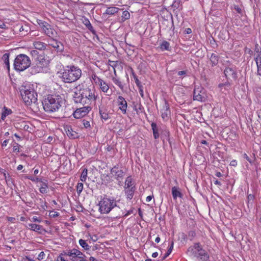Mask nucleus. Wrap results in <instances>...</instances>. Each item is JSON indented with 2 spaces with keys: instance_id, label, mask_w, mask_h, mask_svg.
Wrapping results in <instances>:
<instances>
[{
  "instance_id": "c756f323",
  "label": "nucleus",
  "mask_w": 261,
  "mask_h": 261,
  "mask_svg": "<svg viewBox=\"0 0 261 261\" xmlns=\"http://www.w3.org/2000/svg\"><path fill=\"white\" fill-rule=\"evenodd\" d=\"M112 80L113 82L117 86H118V87L121 90H123L124 89V85H123L122 82L120 81V79L119 77L116 76H113L112 78Z\"/></svg>"
},
{
  "instance_id": "7ed1b4c3",
  "label": "nucleus",
  "mask_w": 261,
  "mask_h": 261,
  "mask_svg": "<svg viewBox=\"0 0 261 261\" xmlns=\"http://www.w3.org/2000/svg\"><path fill=\"white\" fill-rule=\"evenodd\" d=\"M63 102V99L59 95H48L45 98L42 105L44 110L49 113L58 111L61 108Z\"/></svg>"
},
{
  "instance_id": "9d476101",
  "label": "nucleus",
  "mask_w": 261,
  "mask_h": 261,
  "mask_svg": "<svg viewBox=\"0 0 261 261\" xmlns=\"http://www.w3.org/2000/svg\"><path fill=\"white\" fill-rule=\"evenodd\" d=\"M91 110V108L90 106H86L77 109L74 112L73 115L75 118L80 119L86 116Z\"/></svg>"
},
{
  "instance_id": "6e6552de",
  "label": "nucleus",
  "mask_w": 261,
  "mask_h": 261,
  "mask_svg": "<svg viewBox=\"0 0 261 261\" xmlns=\"http://www.w3.org/2000/svg\"><path fill=\"white\" fill-rule=\"evenodd\" d=\"M37 23L42 33L50 38H53L57 36V33L52 27L47 22L41 20H37Z\"/></svg>"
},
{
  "instance_id": "ea45409f",
  "label": "nucleus",
  "mask_w": 261,
  "mask_h": 261,
  "mask_svg": "<svg viewBox=\"0 0 261 261\" xmlns=\"http://www.w3.org/2000/svg\"><path fill=\"white\" fill-rule=\"evenodd\" d=\"M173 245H174L173 241H172L171 243L170 246L169 247L167 252L165 253L164 256L162 257V259H163V260L165 259L166 258H167L170 254V253L172 251V250H173Z\"/></svg>"
},
{
  "instance_id": "c85d7f7f",
  "label": "nucleus",
  "mask_w": 261,
  "mask_h": 261,
  "mask_svg": "<svg viewBox=\"0 0 261 261\" xmlns=\"http://www.w3.org/2000/svg\"><path fill=\"white\" fill-rule=\"evenodd\" d=\"M9 56L10 54L9 53H5L3 55L2 58L5 67L8 70L10 69Z\"/></svg>"
},
{
  "instance_id": "c03bdc74",
  "label": "nucleus",
  "mask_w": 261,
  "mask_h": 261,
  "mask_svg": "<svg viewBox=\"0 0 261 261\" xmlns=\"http://www.w3.org/2000/svg\"><path fill=\"white\" fill-rule=\"evenodd\" d=\"M133 75L134 78L135 79V83H136L137 87H140L141 86H142L141 85V82L138 80L137 76L134 74V72H133Z\"/></svg>"
},
{
  "instance_id": "58836bf2",
  "label": "nucleus",
  "mask_w": 261,
  "mask_h": 261,
  "mask_svg": "<svg viewBox=\"0 0 261 261\" xmlns=\"http://www.w3.org/2000/svg\"><path fill=\"white\" fill-rule=\"evenodd\" d=\"M87 173L88 170L87 169H84L82 172L81 176H80V180L83 181L85 182L87 179Z\"/></svg>"
},
{
  "instance_id": "9b49d317",
  "label": "nucleus",
  "mask_w": 261,
  "mask_h": 261,
  "mask_svg": "<svg viewBox=\"0 0 261 261\" xmlns=\"http://www.w3.org/2000/svg\"><path fill=\"white\" fill-rule=\"evenodd\" d=\"M35 61L37 62L40 67H41L44 71L46 70L49 63L48 57L45 56L44 55H40L37 56Z\"/></svg>"
},
{
  "instance_id": "412c9836",
  "label": "nucleus",
  "mask_w": 261,
  "mask_h": 261,
  "mask_svg": "<svg viewBox=\"0 0 261 261\" xmlns=\"http://www.w3.org/2000/svg\"><path fill=\"white\" fill-rule=\"evenodd\" d=\"M49 45L59 51H62L64 49L63 46L61 42L57 41L56 40L53 39L51 42H50Z\"/></svg>"
},
{
  "instance_id": "e433bc0d",
  "label": "nucleus",
  "mask_w": 261,
  "mask_h": 261,
  "mask_svg": "<svg viewBox=\"0 0 261 261\" xmlns=\"http://www.w3.org/2000/svg\"><path fill=\"white\" fill-rule=\"evenodd\" d=\"M47 189L48 186L47 184L45 182H42L39 189V191L42 194L46 193L47 192Z\"/></svg>"
},
{
  "instance_id": "423d86ee",
  "label": "nucleus",
  "mask_w": 261,
  "mask_h": 261,
  "mask_svg": "<svg viewBox=\"0 0 261 261\" xmlns=\"http://www.w3.org/2000/svg\"><path fill=\"white\" fill-rule=\"evenodd\" d=\"M188 253L190 255L196 257L200 261L207 260L208 256L204 250L202 249L199 243H195L188 249Z\"/></svg>"
},
{
  "instance_id": "393cba45",
  "label": "nucleus",
  "mask_w": 261,
  "mask_h": 261,
  "mask_svg": "<svg viewBox=\"0 0 261 261\" xmlns=\"http://www.w3.org/2000/svg\"><path fill=\"white\" fill-rule=\"evenodd\" d=\"M130 187L136 188L135 183L131 176H128L125 179L124 188H130Z\"/></svg>"
},
{
  "instance_id": "20e7f679",
  "label": "nucleus",
  "mask_w": 261,
  "mask_h": 261,
  "mask_svg": "<svg viewBox=\"0 0 261 261\" xmlns=\"http://www.w3.org/2000/svg\"><path fill=\"white\" fill-rule=\"evenodd\" d=\"M20 93L22 98L27 105H31L37 102V94L31 85L21 86Z\"/></svg>"
},
{
  "instance_id": "8fccbe9b",
  "label": "nucleus",
  "mask_w": 261,
  "mask_h": 261,
  "mask_svg": "<svg viewBox=\"0 0 261 261\" xmlns=\"http://www.w3.org/2000/svg\"><path fill=\"white\" fill-rule=\"evenodd\" d=\"M102 81L103 80L97 76L95 80H94L93 82H94L96 85H99Z\"/></svg>"
},
{
  "instance_id": "338daca9",
  "label": "nucleus",
  "mask_w": 261,
  "mask_h": 261,
  "mask_svg": "<svg viewBox=\"0 0 261 261\" xmlns=\"http://www.w3.org/2000/svg\"><path fill=\"white\" fill-rule=\"evenodd\" d=\"M185 33L187 34H190L192 33V30L190 28H187L185 30Z\"/></svg>"
},
{
  "instance_id": "69168bd1",
  "label": "nucleus",
  "mask_w": 261,
  "mask_h": 261,
  "mask_svg": "<svg viewBox=\"0 0 261 261\" xmlns=\"http://www.w3.org/2000/svg\"><path fill=\"white\" fill-rule=\"evenodd\" d=\"M97 77V76L95 73H92L91 75V80L93 82L94 80H95Z\"/></svg>"
},
{
  "instance_id": "a18cd8bd",
  "label": "nucleus",
  "mask_w": 261,
  "mask_h": 261,
  "mask_svg": "<svg viewBox=\"0 0 261 261\" xmlns=\"http://www.w3.org/2000/svg\"><path fill=\"white\" fill-rule=\"evenodd\" d=\"M83 124L84 126V127L86 128L90 127V124L89 121L83 120Z\"/></svg>"
},
{
  "instance_id": "dca6fc26",
  "label": "nucleus",
  "mask_w": 261,
  "mask_h": 261,
  "mask_svg": "<svg viewBox=\"0 0 261 261\" xmlns=\"http://www.w3.org/2000/svg\"><path fill=\"white\" fill-rule=\"evenodd\" d=\"M30 72L32 74H35L36 73L44 72V71L42 69L41 67H40L37 62L35 61V62L32 64L30 69Z\"/></svg>"
},
{
  "instance_id": "b1692460",
  "label": "nucleus",
  "mask_w": 261,
  "mask_h": 261,
  "mask_svg": "<svg viewBox=\"0 0 261 261\" xmlns=\"http://www.w3.org/2000/svg\"><path fill=\"white\" fill-rule=\"evenodd\" d=\"M33 45L35 48L38 50H44L45 49L46 44L39 40L34 41L33 42Z\"/></svg>"
},
{
  "instance_id": "ddd939ff",
  "label": "nucleus",
  "mask_w": 261,
  "mask_h": 261,
  "mask_svg": "<svg viewBox=\"0 0 261 261\" xmlns=\"http://www.w3.org/2000/svg\"><path fill=\"white\" fill-rule=\"evenodd\" d=\"M111 173L119 181H121L124 172L122 170L119 169L117 166H114L111 170Z\"/></svg>"
},
{
  "instance_id": "6ab92c4d",
  "label": "nucleus",
  "mask_w": 261,
  "mask_h": 261,
  "mask_svg": "<svg viewBox=\"0 0 261 261\" xmlns=\"http://www.w3.org/2000/svg\"><path fill=\"white\" fill-rule=\"evenodd\" d=\"M99 112L100 117L102 120L106 121L110 118L108 110L103 107H99Z\"/></svg>"
},
{
  "instance_id": "1a4fd4ad",
  "label": "nucleus",
  "mask_w": 261,
  "mask_h": 261,
  "mask_svg": "<svg viewBox=\"0 0 261 261\" xmlns=\"http://www.w3.org/2000/svg\"><path fill=\"white\" fill-rule=\"evenodd\" d=\"M205 98V92L203 88L200 86H196L195 87L193 91V99L202 101Z\"/></svg>"
},
{
  "instance_id": "6e6d98bb",
  "label": "nucleus",
  "mask_w": 261,
  "mask_h": 261,
  "mask_svg": "<svg viewBox=\"0 0 261 261\" xmlns=\"http://www.w3.org/2000/svg\"><path fill=\"white\" fill-rule=\"evenodd\" d=\"M8 221L14 223L16 222V219L14 217H7Z\"/></svg>"
},
{
  "instance_id": "37998d69",
  "label": "nucleus",
  "mask_w": 261,
  "mask_h": 261,
  "mask_svg": "<svg viewBox=\"0 0 261 261\" xmlns=\"http://www.w3.org/2000/svg\"><path fill=\"white\" fill-rule=\"evenodd\" d=\"M83 190V184L82 182H79L76 186V192L79 195H80Z\"/></svg>"
},
{
  "instance_id": "2f4dec72",
  "label": "nucleus",
  "mask_w": 261,
  "mask_h": 261,
  "mask_svg": "<svg viewBox=\"0 0 261 261\" xmlns=\"http://www.w3.org/2000/svg\"><path fill=\"white\" fill-rule=\"evenodd\" d=\"M66 134L67 135L72 138V139H75L77 137V133L73 130L72 129L71 127L68 128L67 130H66Z\"/></svg>"
},
{
  "instance_id": "0eeeda50",
  "label": "nucleus",
  "mask_w": 261,
  "mask_h": 261,
  "mask_svg": "<svg viewBox=\"0 0 261 261\" xmlns=\"http://www.w3.org/2000/svg\"><path fill=\"white\" fill-rule=\"evenodd\" d=\"M31 61L28 56L24 54L18 55L15 59L14 67L16 70L22 71L30 66Z\"/></svg>"
},
{
  "instance_id": "473e14b6",
  "label": "nucleus",
  "mask_w": 261,
  "mask_h": 261,
  "mask_svg": "<svg viewBox=\"0 0 261 261\" xmlns=\"http://www.w3.org/2000/svg\"><path fill=\"white\" fill-rule=\"evenodd\" d=\"M210 60L212 65L215 66L218 63V56L215 54H212Z\"/></svg>"
},
{
  "instance_id": "c9c22d12",
  "label": "nucleus",
  "mask_w": 261,
  "mask_h": 261,
  "mask_svg": "<svg viewBox=\"0 0 261 261\" xmlns=\"http://www.w3.org/2000/svg\"><path fill=\"white\" fill-rule=\"evenodd\" d=\"M151 128L153 131V137L155 139H158L159 137V134L156 127V124L154 123H152L151 125Z\"/></svg>"
},
{
  "instance_id": "680f3d73",
  "label": "nucleus",
  "mask_w": 261,
  "mask_h": 261,
  "mask_svg": "<svg viewBox=\"0 0 261 261\" xmlns=\"http://www.w3.org/2000/svg\"><path fill=\"white\" fill-rule=\"evenodd\" d=\"M133 213V210H129L128 211L126 214H125L124 215V217H127L128 216H129V215H130L131 214H132Z\"/></svg>"
},
{
  "instance_id": "e2e57ef3",
  "label": "nucleus",
  "mask_w": 261,
  "mask_h": 261,
  "mask_svg": "<svg viewBox=\"0 0 261 261\" xmlns=\"http://www.w3.org/2000/svg\"><path fill=\"white\" fill-rule=\"evenodd\" d=\"M9 142V140H5L3 141V142L2 143V146L3 147H6L8 143Z\"/></svg>"
},
{
  "instance_id": "4c0bfd02",
  "label": "nucleus",
  "mask_w": 261,
  "mask_h": 261,
  "mask_svg": "<svg viewBox=\"0 0 261 261\" xmlns=\"http://www.w3.org/2000/svg\"><path fill=\"white\" fill-rule=\"evenodd\" d=\"M12 113V111L10 109H8L7 108H4V110L2 114V119L3 120H5V118L10 114Z\"/></svg>"
},
{
  "instance_id": "052dcab7",
  "label": "nucleus",
  "mask_w": 261,
  "mask_h": 261,
  "mask_svg": "<svg viewBox=\"0 0 261 261\" xmlns=\"http://www.w3.org/2000/svg\"><path fill=\"white\" fill-rule=\"evenodd\" d=\"M195 236V233L194 231H191L189 232V236L191 237V240H192L193 238H194Z\"/></svg>"
},
{
  "instance_id": "13d9d810",
  "label": "nucleus",
  "mask_w": 261,
  "mask_h": 261,
  "mask_svg": "<svg viewBox=\"0 0 261 261\" xmlns=\"http://www.w3.org/2000/svg\"><path fill=\"white\" fill-rule=\"evenodd\" d=\"M85 25L87 27V28L90 30H91L93 28L92 25L91 24V23L89 20H87V22L85 23Z\"/></svg>"
},
{
  "instance_id": "bf43d9fd",
  "label": "nucleus",
  "mask_w": 261,
  "mask_h": 261,
  "mask_svg": "<svg viewBox=\"0 0 261 261\" xmlns=\"http://www.w3.org/2000/svg\"><path fill=\"white\" fill-rule=\"evenodd\" d=\"M28 178L29 179H30L31 180H32V181H40V179L38 178H34V177H28Z\"/></svg>"
},
{
  "instance_id": "603ef678",
  "label": "nucleus",
  "mask_w": 261,
  "mask_h": 261,
  "mask_svg": "<svg viewBox=\"0 0 261 261\" xmlns=\"http://www.w3.org/2000/svg\"><path fill=\"white\" fill-rule=\"evenodd\" d=\"M139 89V93L142 97L144 96L143 90V86H141L140 87H138Z\"/></svg>"
},
{
  "instance_id": "f257e3e1",
  "label": "nucleus",
  "mask_w": 261,
  "mask_h": 261,
  "mask_svg": "<svg viewBox=\"0 0 261 261\" xmlns=\"http://www.w3.org/2000/svg\"><path fill=\"white\" fill-rule=\"evenodd\" d=\"M98 95L94 89L86 88L74 92L73 100L76 103L90 106L94 104Z\"/></svg>"
},
{
  "instance_id": "a878e982",
  "label": "nucleus",
  "mask_w": 261,
  "mask_h": 261,
  "mask_svg": "<svg viewBox=\"0 0 261 261\" xmlns=\"http://www.w3.org/2000/svg\"><path fill=\"white\" fill-rule=\"evenodd\" d=\"M219 88H220V91H221L222 93H226V92H228L230 89V84L228 82L220 84L219 85Z\"/></svg>"
},
{
  "instance_id": "cd10ccee",
  "label": "nucleus",
  "mask_w": 261,
  "mask_h": 261,
  "mask_svg": "<svg viewBox=\"0 0 261 261\" xmlns=\"http://www.w3.org/2000/svg\"><path fill=\"white\" fill-rule=\"evenodd\" d=\"M29 228L33 231L41 232L43 230V227L41 225H39L36 224L30 223L28 224Z\"/></svg>"
},
{
  "instance_id": "09e8293b",
  "label": "nucleus",
  "mask_w": 261,
  "mask_h": 261,
  "mask_svg": "<svg viewBox=\"0 0 261 261\" xmlns=\"http://www.w3.org/2000/svg\"><path fill=\"white\" fill-rule=\"evenodd\" d=\"M102 81L103 80L97 76L95 80H94L93 82H94L96 85H99Z\"/></svg>"
},
{
  "instance_id": "4be33fe9",
  "label": "nucleus",
  "mask_w": 261,
  "mask_h": 261,
  "mask_svg": "<svg viewBox=\"0 0 261 261\" xmlns=\"http://www.w3.org/2000/svg\"><path fill=\"white\" fill-rule=\"evenodd\" d=\"M119 8L114 6L109 7L107 8L105 13L110 15H113L115 14L119 13Z\"/></svg>"
},
{
  "instance_id": "f03ea898",
  "label": "nucleus",
  "mask_w": 261,
  "mask_h": 261,
  "mask_svg": "<svg viewBox=\"0 0 261 261\" xmlns=\"http://www.w3.org/2000/svg\"><path fill=\"white\" fill-rule=\"evenodd\" d=\"M61 78L65 83H72L77 81L82 76V70L77 66L67 65L61 71Z\"/></svg>"
},
{
  "instance_id": "4d7b16f0",
  "label": "nucleus",
  "mask_w": 261,
  "mask_h": 261,
  "mask_svg": "<svg viewBox=\"0 0 261 261\" xmlns=\"http://www.w3.org/2000/svg\"><path fill=\"white\" fill-rule=\"evenodd\" d=\"M237 161L235 160L231 161L230 163V165L233 167L237 166Z\"/></svg>"
},
{
  "instance_id": "79ce46f5",
  "label": "nucleus",
  "mask_w": 261,
  "mask_h": 261,
  "mask_svg": "<svg viewBox=\"0 0 261 261\" xmlns=\"http://www.w3.org/2000/svg\"><path fill=\"white\" fill-rule=\"evenodd\" d=\"M73 249L70 250H69L66 254L71 257V259L73 261H75V258L77 257V256L74 254Z\"/></svg>"
},
{
  "instance_id": "2eb2a0df",
  "label": "nucleus",
  "mask_w": 261,
  "mask_h": 261,
  "mask_svg": "<svg viewBox=\"0 0 261 261\" xmlns=\"http://www.w3.org/2000/svg\"><path fill=\"white\" fill-rule=\"evenodd\" d=\"M161 116L164 120H167L168 119V115L170 114L169 105L167 101L165 103L161 110Z\"/></svg>"
},
{
  "instance_id": "a19ab883",
  "label": "nucleus",
  "mask_w": 261,
  "mask_h": 261,
  "mask_svg": "<svg viewBox=\"0 0 261 261\" xmlns=\"http://www.w3.org/2000/svg\"><path fill=\"white\" fill-rule=\"evenodd\" d=\"M74 254V255L77 256V257L81 258V259H84L85 255L80 250L73 249Z\"/></svg>"
},
{
  "instance_id": "5fc2aeb1",
  "label": "nucleus",
  "mask_w": 261,
  "mask_h": 261,
  "mask_svg": "<svg viewBox=\"0 0 261 261\" xmlns=\"http://www.w3.org/2000/svg\"><path fill=\"white\" fill-rule=\"evenodd\" d=\"M187 71L182 70V71H178L177 74L178 75H180V76H185L187 74Z\"/></svg>"
},
{
  "instance_id": "aec40b11",
  "label": "nucleus",
  "mask_w": 261,
  "mask_h": 261,
  "mask_svg": "<svg viewBox=\"0 0 261 261\" xmlns=\"http://www.w3.org/2000/svg\"><path fill=\"white\" fill-rule=\"evenodd\" d=\"M98 86L99 87V89L102 92L107 93L108 95H110L111 94L112 92H110V94L108 93L109 92L110 86L106 82L103 80Z\"/></svg>"
},
{
  "instance_id": "de8ad7c7",
  "label": "nucleus",
  "mask_w": 261,
  "mask_h": 261,
  "mask_svg": "<svg viewBox=\"0 0 261 261\" xmlns=\"http://www.w3.org/2000/svg\"><path fill=\"white\" fill-rule=\"evenodd\" d=\"M19 145L17 143H16L15 145L13 146V149L14 152H19Z\"/></svg>"
},
{
  "instance_id": "f704fd0d",
  "label": "nucleus",
  "mask_w": 261,
  "mask_h": 261,
  "mask_svg": "<svg viewBox=\"0 0 261 261\" xmlns=\"http://www.w3.org/2000/svg\"><path fill=\"white\" fill-rule=\"evenodd\" d=\"M160 48L162 50H169L170 44L167 41H163L160 44Z\"/></svg>"
},
{
  "instance_id": "0e129e2a",
  "label": "nucleus",
  "mask_w": 261,
  "mask_h": 261,
  "mask_svg": "<svg viewBox=\"0 0 261 261\" xmlns=\"http://www.w3.org/2000/svg\"><path fill=\"white\" fill-rule=\"evenodd\" d=\"M244 158L247 160L250 163H252V161L250 159V158H249V156L247 155V154L246 153H244Z\"/></svg>"
},
{
  "instance_id": "5701e85b",
  "label": "nucleus",
  "mask_w": 261,
  "mask_h": 261,
  "mask_svg": "<svg viewBox=\"0 0 261 261\" xmlns=\"http://www.w3.org/2000/svg\"><path fill=\"white\" fill-rule=\"evenodd\" d=\"M135 190L136 188H124V192L127 199L131 200L133 198Z\"/></svg>"
},
{
  "instance_id": "39448f33",
  "label": "nucleus",
  "mask_w": 261,
  "mask_h": 261,
  "mask_svg": "<svg viewBox=\"0 0 261 261\" xmlns=\"http://www.w3.org/2000/svg\"><path fill=\"white\" fill-rule=\"evenodd\" d=\"M99 212L101 214H108L117 206V202L113 197L105 196L99 202Z\"/></svg>"
},
{
  "instance_id": "4468645a",
  "label": "nucleus",
  "mask_w": 261,
  "mask_h": 261,
  "mask_svg": "<svg viewBox=\"0 0 261 261\" xmlns=\"http://www.w3.org/2000/svg\"><path fill=\"white\" fill-rule=\"evenodd\" d=\"M224 73L228 79L236 80L237 77V73L234 68L226 67L224 70Z\"/></svg>"
},
{
  "instance_id": "a211bd4d",
  "label": "nucleus",
  "mask_w": 261,
  "mask_h": 261,
  "mask_svg": "<svg viewBox=\"0 0 261 261\" xmlns=\"http://www.w3.org/2000/svg\"><path fill=\"white\" fill-rule=\"evenodd\" d=\"M122 12L121 15L120 16L121 22H124L126 20H128L130 18V13L124 8H120L119 12Z\"/></svg>"
},
{
  "instance_id": "f8f14e48",
  "label": "nucleus",
  "mask_w": 261,
  "mask_h": 261,
  "mask_svg": "<svg viewBox=\"0 0 261 261\" xmlns=\"http://www.w3.org/2000/svg\"><path fill=\"white\" fill-rule=\"evenodd\" d=\"M117 102L122 113L123 114H125L126 113L127 103L125 98L122 96H119L117 98Z\"/></svg>"
},
{
  "instance_id": "f3484780",
  "label": "nucleus",
  "mask_w": 261,
  "mask_h": 261,
  "mask_svg": "<svg viewBox=\"0 0 261 261\" xmlns=\"http://www.w3.org/2000/svg\"><path fill=\"white\" fill-rule=\"evenodd\" d=\"M254 60L257 66V74L261 76V53L258 55H254Z\"/></svg>"
},
{
  "instance_id": "bb28decb",
  "label": "nucleus",
  "mask_w": 261,
  "mask_h": 261,
  "mask_svg": "<svg viewBox=\"0 0 261 261\" xmlns=\"http://www.w3.org/2000/svg\"><path fill=\"white\" fill-rule=\"evenodd\" d=\"M172 194L174 200H176L177 197H181L182 194L178 188L173 187L172 188Z\"/></svg>"
},
{
  "instance_id": "864d4df0",
  "label": "nucleus",
  "mask_w": 261,
  "mask_h": 261,
  "mask_svg": "<svg viewBox=\"0 0 261 261\" xmlns=\"http://www.w3.org/2000/svg\"><path fill=\"white\" fill-rule=\"evenodd\" d=\"M255 51L256 53L255 55H258L259 53H261V50H260L258 45L257 44L255 45Z\"/></svg>"
},
{
  "instance_id": "774afa93",
  "label": "nucleus",
  "mask_w": 261,
  "mask_h": 261,
  "mask_svg": "<svg viewBox=\"0 0 261 261\" xmlns=\"http://www.w3.org/2000/svg\"><path fill=\"white\" fill-rule=\"evenodd\" d=\"M153 196V195H149L148 196H147L146 198V202H150L151 199H152Z\"/></svg>"
},
{
  "instance_id": "3c124183",
  "label": "nucleus",
  "mask_w": 261,
  "mask_h": 261,
  "mask_svg": "<svg viewBox=\"0 0 261 261\" xmlns=\"http://www.w3.org/2000/svg\"><path fill=\"white\" fill-rule=\"evenodd\" d=\"M32 221L34 222H41V219L37 217V216H34L32 218Z\"/></svg>"
},
{
  "instance_id": "49530a36",
  "label": "nucleus",
  "mask_w": 261,
  "mask_h": 261,
  "mask_svg": "<svg viewBox=\"0 0 261 261\" xmlns=\"http://www.w3.org/2000/svg\"><path fill=\"white\" fill-rule=\"evenodd\" d=\"M45 257V253L43 251H41L38 255L37 259L39 260L43 259Z\"/></svg>"
},
{
  "instance_id": "7c9ffc66",
  "label": "nucleus",
  "mask_w": 261,
  "mask_h": 261,
  "mask_svg": "<svg viewBox=\"0 0 261 261\" xmlns=\"http://www.w3.org/2000/svg\"><path fill=\"white\" fill-rule=\"evenodd\" d=\"M109 64L114 69L118 67V68H122L121 62L119 61H111L109 60Z\"/></svg>"
},
{
  "instance_id": "72a5a7b5",
  "label": "nucleus",
  "mask_w": 261,
  "mask_h": 261,
  "mask_svg": "<svg viewBox=\"0 0 261 261\" xmlns=\"http://www.w3.org/2000/svg\"><path fill=\"white\" fill-rule=\"evenodd\" d=\"M80 245L85 250H89L90 246L88 244L86 241L83 239H80L79 241Z\"/></svg>"
}]
</instances>
